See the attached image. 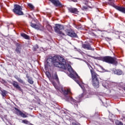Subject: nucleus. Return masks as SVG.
Instances as JSON below:
<instances>
[{"mask_svg": "<svg viewBox=\"0 0 125 125\" xmlns=\"http://www.w3.org/2000/svg\"><path fill=\"white\" fill-rule=\"evenodd\" d=\"M108 0V3L109 5L113 6V7H114V8L116 9L117 10H118L119 11H120L123 13H125V7L116 6L115 3H114V1H115V0Z\"/></svg>", "mask_w": 125, "mask_h": 125, "instance_id": "6", "label": "nucleus"}, {"mask_svg": "<svg viewBox=\"0 0 125 125\" xmlns=\"http://www.w3.org/2000/svg\"><path fill=\"white\" fill-rule=\"evenodd\" d=\"M54 29L55 33H57L58 35L60 36H66V35L62 32V30H64V26H63V25L56 24Z\"/></svg>", "mask_w": 125, "mask_h": 125, "instance_id": "5", "label": "nucleus"}, {"mask_svg": "<svg viewBox=\"0 0 125 125\" xmlns=\"http://www.w3.org/2000/svg\"><path fill=\"white\" fill-rule=\"evenodd\" d=\"M70 1H73L74 2H77V0H69Z\"/></svg>", "mask_w": 125, "mask_h": 125, "instance_id": "30", "label": "nucleus"}, {"mask_svg": "<svg viewBox=\"0 0 125 125\" xmlns=\"http://www.w3.org/2000/svg\"><path fill=\"white\" fill-rule=\"evenodd\" d=\"M12 84L14 87L17 88V89H19L20 91H22V89H21V87L20 86H19V84H18V83L17 82L14 81L13 83Z\"/></svg>", "mask_w": 125, "mask_h": 125, "instance_id": "15", "label": "nucleus"}, {"mask_svg": "<svg viewBox=\"0 0 125 125\" xmlns=\"http://www.w3.org/2000/svg\"><path fill=\"white\" fill-rule=\"evenodd\" d=\"M114 74L118 75V76H121V75H123V71L121 69H116L114 71Z\"/></svg>", "mask_w": 125, "mask_h": 125, "instance_id": "17", "label": "nucleus"}, {"mask_svg": "<svg viewBox=\"0 0 125 125\" xmlns=\"http://www.w3.org/2000/svg\"><path fill=\"white\" fill-rule=\"evenodd\" d=\"M92 58L96 59V60H100L101 61H103V62H106V63H109V64H114L116 65L118 63V61H117V59L113 58L110 56H105V57H92L91 56Z\"/></svg>", "mask_w": 125, "mask_h": 125, "instance_id": "4", "label": "nucleus"}, {"mask_svg": "<svg viewBox=\"0 0 125 125\" xmlns=\"http://www.w3.org/2000/svg\"><path fill=\"white\" fill-rule=\"evenodd\" d=\"M17 81L19 82V83H24V81L21 78H17Z\"/></svg>", "mask_w": 125, "mask_h": 125, "instance_id": "25", "label": "nucleus"}, {"mask_svg": "<svg viewBox=\"0 0 125 125\" xmlns=\"http://www.w3.org/2000/svg\"><path fill=\"white\" fill-rule=\"evenodd\" d=\"M53 78L57 81L58 83H59V79L58 78V76H57V73H55L53 76Z\"/></svg>", "mask_w": 125, "mask_h": 125, "instance_id": "19", "label": "nucleus"}, {"mask_svg": "<svg viewBox=\"0 0 125 125\" xmlns=\"http://www.w3.org/2000/svg\"><path fill=\"white\" fill-rule=\"evenodd\" d=\"M39 48V46L38 45H35L34 47H33V50L34 51H36Z\"/></svg>", "mask_w": 125, "mask_h": 125, "instance_id": "24", "label": "nucleus"}, {"mask_svg": "<svg viewBox=\"0 0 125 125\" xmlns=\"http://www.w3.org/2000/svg\"><path fill=\"white\" fill-rule=\"evenodd\" d=\"M22 9L19 5H14V8L13 9V12L17 15H23L24 13L22 12Z\"/></svg>", "mask_w": 125, "mask_h": 125, "instance_id": "7", "label": "nucleus"}, {"mask_svg": "<svg viewBox=\"0 0 125 125\" xmlns=\"http://www.w3.org/2000/svg\"><path fill=\"white\" fill-rule=\"evenodd\" d=\"M103 86L107 89H111L115 86V83H110L109 81H104L102 83Z\"/></svg>", "mask_w": 125, "mask_h": 125, "instance_id": "8", "label": "nucleus"}, {"mask_svg": "<svg viewBox=\"0 0 125 125\" xmlns=\"http://www.w3.org/2000/svg\"><path fill=\"white\" fill-rule=\"evenodd\" d=\"M22 124H25V125H29L30 124V122L26 120H23L22 121Z\"/></svg>", "mask_w": 125, "mask_h": 125, "instance_id": "23", "label": "nucleus"}, {"mask_svg": "<svg viewBox=\"0 0 125 125\" xmlns=\"http://www.w3.org/2000/svg\"><path fill=\"white\" fill-rule=\"evenodd\" d=\"M78 51L79 52H80V53H81V54H82L83 53V52L81 51V50H78Z\"/></svg>", "mask_w": 125, "mask_h": 125, "instance_id": "32", "label": "nucleus"}, {"mask_svg": "<svg viewBox=\"0 0 125 125\" xmlns=\"http://www.w3.org/2000/svg\"><path fill=\"white\" fill-rule=\"evenodd\" d=\"M27 5L29 8H31V9H34L35 8V6L31 3H27Z\"/></svg>", "mask_w": 125, "mask_h": 125, "instance_id": "21", "label": "nucleus"}, {"mask_svg": "<svg viewBox=\"0 0 125 125\" xmlns=\"http://www.w3.org/2000/svg\"><path fill=\"white\" fill-rule=\"evenodd\" d=\"M68 10L69 12H71V13H74V14H77L79 13V11L76 8H68Z\"/></svg>", "mask_w": 125, "mask_h": 125, "instance_id": "14", "label": "nucleus"}, {"mask_svg": "<svg viewBox=\"0 0 125 125\" xmlns=\"http://www.w3.org/2000/svg\"><path fill=\"white\" fill-rule=\"evenodd\" d=\"M17 47L16 48L15 51L17 52L18 54H20L21 53V45L19 43H17Z\"/></svg>", "mask_w": 125, "mask_h": 125, "instance_id": "16", "label": "nucleus"}, {"mask_svg": "<svg viewBox=\"0 0 125 125\" xmlns=\"http://www.w3.org/2000/svg\"><path fill=\"white\" fill-rule=\"evenodd\" d=\"M61 90L64 96V99L66 101L71 102V104L74 105L75 108H78V103L81 102V100L77 101L73 99V98L70 96V94L72 93L70 89H67L63 90V88H61Z\"/></svg>", "mask_w": 125, "mask_h": 125, "instance_id": "2", "label": "nucleus"}, {"mask_svg": "<svg viewBox=\"0 0 125 125\" xmlns=\"http://www.w3.org/2000/svg\"><path fill=\"white\" fill-rule=\"evenodd\" d=\"M28 83H30L31 84H33L34 83V82L33 81V80L31 79H28Z\"/></svg>", "mask_w": 125, "mask_h": 125, "instance_id": "27", "label": "nucleus"}, {"mask_svg": "<svg viewBox=\"0 0 125 125\" xmlns=\"http://www.w3.org/2000/svg\"><path fill=\"white\" fill-rule=\"evenodd\" d=\"M31 27L36 29V30H40V31H42L43 30V26L41 24H35V23H31Z\"/></svg>", "mask_w": 125, "mask_h": 125, "instance_id": "11", "label": "nucleus"}, {"mask_svg": "<svg viewBox=\"0 0 125 125\" xmlns=\"http://www.w3.org/2000/svg\"><path fill=\"white\" fill-rule=\"evenodd\" d=\"M82 47L84 48V49H87V50H94V48L91 47L89 43L87 44H83Z\"/></svg>", "mask_w": 125, "mask_h": 125, "instance_id": "12", "label": "nucleus"}, {"mask_svg": "<svg viewBox=\"0 0 125 125\" xmlns=\"http://www.w3.org/2000/svg\"><path fill=\"white\" fill-rule=\"evenodd\" d=\"M46 27L47 29L48 30V31H51V30H52V26L49 24L46 25Z\"/></svg>", "mask_w": 125, "mask_h": 125, "instance_id": "22", "label": "nucleus"}, {"mask_svg": "<svg viewBox=\"0 0 125 125\" xmlns=\"http://www.w3.org/2000/svg\"><path fill=\"white\" fill-rule=\"evenodd\" d=\"M1 91V95L3 96V97H5L6 96V94L7 93V92L4 90Z\"/></svg>", "mask_w": 125, "mask_h": 125, "instance_id": "20", "label": "nucleus"}, {"mask_svg": "<svg viewBox=\"0 0 125 125\" xmlns=\"http://www.w3.org/2000/svg\"><path fill=\"white\" fill-rule=\"evenodd\" d=\"M46 75L47 76V78L49 79L51 76L50 75V73L49 72H46L45 73Z\"/></svg>", "mask_w": 125, "mask_h": 125, "instance_id": "26", "label": "nucleus"}, {"mask_svg": "<svg viewBox=\"0 0 125 125\" xmlns=\"http://www.w3.org/2000/svg\"><path fill=\"white\" fill-rule=\"evenodd\" d=\"M83 8H84V9H87V7H86L85 6H83Z\"/></svg>", "mask_w": 125, "mask_h": 125, "instance_id": "33", "label": "nucleus"}, {"mask_svg": "<svg viewBox=\"0 0 125 125\" xmlns=\"http://www.w3.org/2000/svg\"><path fill=\"white\" fill-rule=\"evenodd\" d=\"M16 113L18 116H20L22 118H28V116H30V117H33V116L25 113V114L20 111L18 108H15Z\"/></svg>", "mask_w": 125, "mask_h": 125, "instance_id": "9", "label": "nucleus"}, {"mask_svg": "<svg viewBox=\"0 0 125 125\" xmlns=\"http://www.w3.org/2000/svg\"><path fill=\"white\" fill-rule=\"evenodd\" d=\"M52 65H54L55 67H58V68L63 69V70L67 69V71L70 73L69 77L74 80L83 90V93L79 96L80 99H81L82 97L83 98H88V96H87L88 94L85 91V88L84 87L86 85L83 83H80L78 80L80 79V76L77 74V72L73 70L71 65L68 63L67 64L66 60L64 59L63 57L60 55H55L53 57L51 56H49L44 62L45 70H48Z\"/></svg>", "mask_w": 125, "mask_h": 125, "instance_id": "1", "label": "nucleus"}, {"mask_svg": "<svg viewBox=\"0 0 125 125\" xmlns=\"http://www.w3.org/2000/svg\"><path fill=\"white\" fill-rule=\"evenodd\" d=\"M21 36L25 40H29L30 39V36H29L25 33H21Z\"/></svg>", "mask_w": 125, "mask_h": 125, "instance_id": "18", "label": "nucleus"}, {"mask_svg": "<svg viewBox=\"0 0 125 125\" xmlns=\"http://www.w3.org/2000/svg\"><path fill=\"white\" fill-rule=\"evenodd\" d=\"M53 85L54 87H55L56 89H58V90H60V88L58 87L55 83H53Z\"/></svg>", "mask_w": 125, "mask_h": 125, "instance_id": "28", "label": "nucleus"}, {"mask_svg": "<svg viewBox=\"0 0 125 125\" xmlns=\"http://www.w3.org/2000/svg\"><path fill=\"white\" fill-rule=\"evenodd\" d=\"M85 62L87 65L88 68L90 70V72L91 74V77L92 79V83L93 86H94V87H99V81H98V75L93 71L92 66L90 65L89 63L85 61Z\"/></svg>", "mask_w": 125, "mask_h": 125, "instance_id": "3", "label": "nucleus"}, {"mask_svg": "<svg viewBox=\"0 0 125 125\" xmlns=\"http://www.w3.org/2000/svg\"><path fill=\"white\" fill-rule=\"evenodd\" d=\"M65 32H66V34L67 35V36H69L71 38H77V37H78L77 34H76V33L73 31L72 30L66 29L65 30Z\"/></svg>", "mask_w": 125, "mask_h": 125, "instance_id": "10", "label": "nucleus"}, {"mask_svg": "<svg viewBox=\"0 0 125 125\" xmlns=\"http://www.w3.org/2000/svg\"><path fill=\"white\" fill-rule=\"evenodd\" d=\"M117 125H123V123L122 122H119Z\"/></svg>", "mask_w": 125, "mask_h": 125, "instance_id": "31", "label": "nucleus"}, {"mask_svg": "<svg viewBox=\"0 0 125 125\" xmlns=\"http://www.w3.org/2000/svg\"><path fill=\"white\" fill-rule=\"evenodd\" d=\"M73 125H81L80 124L72 123Z\"/></svg>", "mask_w": 125, "mask_h": 125, "instance_id": "29", "label": "nucleus"}, {"mask_svg": "<svg viewBox=\"0 0 125 125\" xmlns=\"http://www.w3.org/2000/svg\"><path fill=\"white\" fill-rule=\"evenodd\" d=\"M50 0L54 5H55V6H62V4L61 3V2H60V1H59V0Z\"/></svg>", "mask_w": 125, "mask_h": 125, "instance_id": "13", "label": "nucleus"}]
</instances>
